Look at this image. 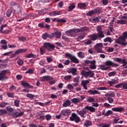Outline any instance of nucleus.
Masks as SVG:
<instances>
[{
  "instance_id": "e2e57ef3",
  "label": "nucleus",
  "mask_w": 127,
  "mask_h": 127,
  "mask_svg": "<svg viewBox=\"0 0 127 127\" xmlns=\"http://www.w3.org/2000/svg\"><path fill=\"white\" fill-rule=\"evenodd\" d=\"M26 74H33V70L32 69L30 68L27 71H26Z\"/></svg>"
},
{
  "instance_id": "9b49d317",
  "label": "nucleus",
  "mask_w": 127,
  "mask_h": 127,
  "mask_svg": "<svg viewBox=\"0 0 127 127\" xmlns=\"http://www.w3.org/2000/svg\"><path fill=\"white\" fill-rule=\"evenodd\" d=\"M105 65L106 66H108L110 68L111 66H112V67H119V64H115L111 61H107L105 62Z\"/></svg>"
},
{
  "instance_id": "c85d7f7f",
  "label": "nucleus",
  "mask_w": 127,
  "mask_h": 127,
  "mask_svg": "<svg viewBox=\"0 0 127 127\" xmlns=\"http://www.w3.org/2000/svg\"><path fill=\"white\" fill-rule=\"evenodd\" d=\"M71 101L72 103H73V104H78V103H80L81 102V100H80L79 98H75L71 99Z\"/></svg>"
},
{
  "instance_id": "5701e85b",
  "label": "nucleus",
  "mask_w": 127,
  "mask_h": 127,
  "mask_svg": "<svg viewBox=\"0 0 127 127\" xmlns=\"http://www.w3.org/2000/svg\"><path fill=\"white\" fill-rule=\"evenodd\" d=\"M26 51H27V49H19L15 52V53L17 55H18V54H20V53H25Z\"/></svg>"
},
{
  "instance_id": "2eb2a0df",
  "label": "nucleus",
  "mask_w": 127,
  "mask_h": 127,
  "mask_svg": "<svg viewBox=\"0 0 127 127\" xmlns=\"http://www.w3.org/2000/svg\"><path fill=\"white\" fill-rule=\"evenodd\" d=\"M87 5H88V3L87 2L78 3L77 4L78 8H80V9H85L86 7H87Z\"/></svg>"
},
{
  "instance_id": "0eeeda50",
  "label": "nucleus",
  "mask_w": 127,
  "mask_h": 127,
  "mask_svg": "<svg viewBox=\"0 0 127 127\" xmlns=\"http://www.w3.org/2000/svg\"><path fill=\"white\" fill-rule=\"evenodd\" d=\"M9 72V70L8 69L3 70L0 72V81L2 80H6L7 79V76H6L5 75Z\"/></svg>"
},
{
  "instance_id": "09e8293b",
  "label": "nucleus",
  "mask_w": 127,
  "mask_h": 127,
  "mask_svg": "<svg viewBox=\"0 0 127 127\" xmlns=\"http://www.w3.org/2000/svg\"><path fill=\"white\" fill-rule=\"evenodd\" d=\"M42 38L43 39H44V40H46V39H47L48 38V33H45L42 35Z\"/></svg>"
},
{
  "instance_id": "603ef678",
  "label": "nucleus",
  "mask_w": 127,
  "mask_h": 127,
  "mask_svg": "<svg viewBox=\"0 0 127 127\" xmlns=\"http://www.w3.org/2000/svg\"><path fill=\"white\" fill-rule=\"evenodd\" d=\"M117 23L118 24H126V20H119L118 21Z\"/></svg>"
},
{
  "instance_id": "c03bdc74",
  "label": "nucleus",
  "mask_w": 127,
  "mask_h": 127,
  "mask_svg": "<svg viewBox=\"0 0 127 127\" xmlns=\"http://www.w3.org/2000/svg\"><path fill=\"white\" fill-rule=\"evenodd\" d=\"M92 43V41L90 39H88L86 41H84V44L86 45H91V44Z\"/></svg>"
},
{
  "instance_id": "5fc2aeb1",
  "label": "nucleus",
  "mask_w": 127,
  "mask_h": 127,
  "mask_svg": "<svg viewBox=\"0 0 127 127\" xmlns=\"http://www.w3.org/2000/svg\"><path fill=\"white\" fill-rule=\"evenodd\" d=\"M122 88L124 90H127V83H126V82L122 83Z\"/></svg>"
},
{
  "instance_id": "a878e982",
  "label": "nucleus",
  "mask_w": 127,
  "mask_h": 127,
  "mask_svg": "<svg viewBox=\"0 0 127 127\" xmlns=\"http://www.w3.org/2000/svg\"><path fill=\"white\" fill-rule=\"evenodd\" d=\"M88 30H89V28L87 27H83L80 29H76V31H77V32H83V31H87Z\"/></svg>"
},
{
  "instance_id": "338daca9",
  "label": "nucleus",
  "mask_w": 127,
  "mask_h": 127,
  "mask_svg": "<svg viewBox=\"0 0 127 127\" xmlns=\"http://www.w3.org/2000/svg\"><path fill=\"white\" fill-rule=\"evenodd\" d=\"M96 89H97V90H99L100 91H103L104 90H107V88H106V87H98Z\"/></svg>"
},
{
  "instance_id": "2f4dec72",
  "label": "nucleus",
  "mask_w": 127,
  "mask_h": 127,
  "mask_svg": "<svg viewBox=\"0 0 127 127\" xmlns=\"http://www.w3.org/2000/svg\"><path fill=\"white\" fill-rule=\"evenodd\" d=\"M93 11L94 12V14H100L101 12V10L100 8H96L93 10Z\"/></svg>"
},
{
  "instance_id": "37998d69",
  "label": "nucleus",
  "mask_w": 127,
  "mask_h": 127,
  "mask_svg": "<svg viewBox=\"0 0 127 127\" xmlns=\"http://www.w3.org/2000/svg\"><path fill=\"white\" fill-rule=\"evenodd\" d=\"M57 22H59V23H66V22H67V21H66V20L63 18V19H58V20H57Z\"/></svg>"
},
{
  "instance_id": "0e129e2a",
  "label": "nucleus",
  "mask_w": 127,
  "mask_h": 127,
  "mask_svg": "<svg viewBox=\"0 0 127 127\" xmlns=\"http://www.w3.org/2000/svg\"><path fill=\"white\" fill-rule=\"evenodd\" d=\"M55 15H61L62 12L61 11H55Z\"/></svg>"
},
{
  "instance_id": "7ed1b4c3",
  "label": "nucleus",
  "mask_w": 127,
  "mask_h": 127,
  "mask_svg": "<svg viewBox=\"0 0 127 127\" xmlns=\"http://www.w3.org/2000/svg\"><path fill=\"white\" fill-rule=\"evenodd\" d=\"M65 57H67L69 58L71 61V63H75V64H79V59H78L76 56L69 53H67L65 54Z\"/></svg>"
},
{
  "instance_id": "4d7b16f0",
  "label": "nucleus",
  "mask_w": 127,
  "mask_h": 127,
  "mask_svg": "<svg viewBox=\"0 0 127 127\" xmlns=\"http://www.w3.org/2000/svg\"><path fill=\"white\" fill-rule=\"evenodd\" d=\"M120 121V118L119 117H115L113 121V124H118L119 122Z\"/></svg>"
},
{
  "instance_id": "b1692460",
  "label": "nucleus",
  "mask_w": 127,
  "mask_h": 127,
  "mask_svg": "<svg viewBox=\"0 0 127 127\" xmlns=\"http://www.w3.org/2000/svg\"><path fill=\"white\" fill-rule=\"evenodd\" d=\"M112 111H114V112H118L119 113H122L125 109L124 108L121 107H118V108H114L112 109Z\"/></svg>"
},
{
  "instance_id": "6e6552de",
  "label": "nucleus",
  "mask_w": 127,
  "mask_h": 127,
  "mask_svg": "<svg viewBox=\"0 0 127 127\" xmlns=\"http://www.w3.org/2000/svg\"><path fill=\"white\" fill-rule=\"evenodd\" d=\"M77 29H73L65 32V33L67 36H71V37H75L76 36V33L78 32Z\"/></svg>"
},
{
  "instance_id": "412c9836",
  "label": "nucleus",
  "mask_w": 127,
  "mask_h": 127,
  "mask_svg": "<svg viewBox=\"0 0 127 127\" xmlns=\"http://www.w3.org/2000/svg\"><path fill=\"white\" fill-rule=\"evenodd\" d=\"M127 39V32H124L123 33V36H120L118 39H119L120 40H126V39Z\"/></svg>"
},
{
  "instance_id": "864d4df0",
  "label": "nucleus",
  "mask_w": 127,
  "mask_h": 127,
  "mask_svg": "<svg viewBox=\"0 0 127 127\" xmlns=\"http://www.w3.org/2000/svg\"><path fill=\"white\" fill-rule=\"evenodd\" d=\"M107 100L109 104H113L114 103V99L112 97H108Z\"/></svg>"
},
{
  "instance_id": "13d9d810",
  "label": "nucleus",
  "mask_w": 127,
  "mask_h": 127,
  "mask_svg": "<svg viewBox=\"0 0 127 127\" xmlns=\"http://www.w3.org/2000/svg\"><path fill=\"white\" fill-rule=\"evenodd\" d=\"M7 95L9 98H14V94L13 93H7Z\"/></svg>"
},
{
  "instance_id": "9d476101",
  "label": "nucleus",
  "mask_w": 127,
  "mask_h": 127,
  "mask_svg": "<svg viewBox=\"0 0 127 127\" xmlns=\"http://www.w3.org/2000/svg\"><path fill=\"white\" fill-rule=\"evenodd\" d=\"M71 114V110L68 109H64L61 111V115L64 117H67V116H70Z\"/></svg>"
},
{
  "instance_id": "4be33fe9",
  "label": "nucleus",
  "mask_w": 127,
  "mask_h": 127,
  "mask_svg": "<svg viewBox=\"0 0 127 127\" xmlns=\"http://www.w3.org/2000/svg\"><path fill=\"white\" fill-rule=\"evenodd\" d=\"M87 93H88V94H90V95H100L101 94V93H100L99 92V91L98 90H89L87 91Z\"/></svg>"
},
{
  "instance_id": "bb28decb",
  "label": "nucleus",
  "mask_w": 127,
  "mask_h": 127,
  "mask_svg": "<svg viewBox=\"0 0 127 127\" xmlns=\"http://www.w3.org/2000/svg\"><path fill=\"white\" fill-rule=\"evenodd\" d=\"M95 98L91 97V96H88L87 98H86V102H87L88 103H94L95 102Z\"/></svg>"
},
{
  "instance_id": "393cba45",
  "label": "nucleus",
  "mask_w": 127,
  "mask_h": 127,
  "mask_svg": "<svg viewBox=\"0 0 127 127\" xmlns=\"http://www.w3.org/2000/svg\"><path fill=\"white\" fill-rule=\"evenodd\" d=\"M71 105V101L69 100H67L65 101L63 104V107L64 108H66V107H69V106Z\"/></svg>"
},
{
  "instance_id": "680f3d73",
  "label": "nucleus",
  "mask_w": 127,
  "mask_h": 127,
  "mask_svg": "<svg viewBox=\"0 0 127 127\" xmlns=\"http://www.w3.org/2000/svg\"><path fill=\"white\" fill-rule=\"evenodd\" d=\"M101 19V17H96L95 18H94L93 19V21H95V22H99Z\"/></svg>"
},
{
  "instance_id": "a211bd4d",
  "label": "nucleus",
  "mask_w": 127,
  "mask_h": 127,
  "mask_svg": "<svg viewBox=\"0 0 127 127\" xmlns=\"http://www.w3.org/2000/svg\"><path fill=\"white\" fill-rule=\"evenodd\" d=\"M113 111L111 110H109L107 112H106L105 110L102 111V115L105 116L106 117H109V116H110V115H113Z\"/></svg>"
},
{
  "instance_id": "49530a36",
  "label": "nucleus",
  "mask_w": 127,
  "mask_h": 127,
  "mask_svg": "<svg viewBox=\"0 0 127 127\" xmlns=\"http://www.w3.org/2000/svg\"><path fill=\"white\" fill-rule=\"evenodd\" d=\"M6 16L7 17H9L10 16V15H11V13H12V10H8L6 11Z\"/></svg>"
},
{
  "instance_id": "f257e3e1",
  "label": "nucleus",
  "mask_w": 127,
  "mask_h": 127,
  "mask_svg": "<svg viewBox=\"0 0 127 127\" xmlns=\"http://www.w3.org/2000/svg\"><path fill=\"white\" fill-rule=\"evenodd\" d=\"M96 30L98 32L97 34L93 33L89 36L90 40H92V41H96V40H98V39H101L105 37L102 26H98L97 27Z\"/></svg>"
},
{
  "instance_id": "72a5a7b5",
  "label": "nucleus",
  "mask_w": 127,
  "mask_h": 127,
  "mask_svg": "<svg viewBox=\"0 0 127 127\" xmlns=\"http://www.w3.org/2000/svg\"><path fill=\"white\" fill-rule=\"evenodd\" d=\"M54 34L56 38H60L61 37V32L60 31L55 32Z\"/></svg>"
},
{
  "instance_id": "ddd939ff",
  "label": "nucleus",
  "mask_w": 127,
  "mask_h": 127,
  "mask_svg": "<svg viewBox=\"0 0 127 127\" xmlns=\"http://www.w3.org/2000/svg\"><path fill=\"white\" fill-rule=\"evenodd\" d=\"M108 83L110 84V87H113L114 84H118L119 83V79L116 77L114 79H112L111 81H108Z\"/></svg>"
},
{
  "instance_id": "1a4fd4ad",
  "label": "nucleus",
  "mask_w": 127,
  "mask_h": 127,
  "mask_svg": "<svg viewBox=\"0 0 127 127\" xmlns=\"http://www.w3.org/2000/svg\"><path fill=\"white\" fill-rule=\"evenodd\" d=\"M114 61H116L118 63H122L123 64L122 66L125 67L127 64V62L126 59H122L121 58H116L114 59Z\"/></svg>"
},
{
  "instance_id": "39448f33",
  "label": "nucleus",
  "mask_w": 127,
  "mask_h": 127,
  "mask_svg": "<svg viewBox=\"0 0 127 127\" xmlns=\"http://www.w3.org/2000/svg\"><path fill=\"white\" fill-rule=\"evenodd\" d=\"M43 47L49 51H52V50H54L55 46L50 43L47 42L44 44Z\"/></svg>"
},
{
  "instance_id": "4468645a",
  "label": "nucleus",
  "mask_w": 127,
  "mask_h": 127,
  "mask_svg": "<svg viewBox=\"0 0 127 127\" xmlns=\"http://www.w3.org/2000/svg\"><path fill=\"white\" fill-rule=\"evenodd\" d=\"M21 84L24 88H27L28 89H32V88H33L32 85L24 81H22Z\"/></svg>"
},
{
  "instance_id": "58836bf2",
  "label": "nucleus",
  "mask_w": 127,
  "mask_h": 127,
  "mask_svg": "<svg viewBox=\"0 0 127 127\" xmlns=\"http://www.w3.org/2000/svg\"><path fill=\"white\" fill-rule=\"evenodd\" d=\"M105 96L106 97H108V98H113V97H115V93L114 92L111 93H106Z\"/></svg>"
},
{
  "instance_id": "7c9ffc66",
  "label": "nucleus",
  "mask_w": 127,
  "mask_h": 127,
  "mask_svg": "<svg viewBox=\"0 0 127 127\" xmlns=\"http://www.w3.org/2000/svg\"><path fill=\"white\" fill-rule=\"evenodd\" d=\"M104 42H109L110 43H112L113 42V40L112 38L110 37H106L103 40Z\"/></svg>"
},
{
  "instance_id": "a19ab883",
  "label": "nucleus",
  "mask_w": 127,
  "mask_h": 127,
  "mask_svg": "<svg viewBox=\"0 0 127 127\" xmlns=\"http://www.w3.org/2000/svg\"><path fill=\"white\" fill-rule=\"evenodd\" d=\"M93 14H95L94 10L89 11L86 13L87 16H92Z\"/></svg>"
},
{
  "instance_id": "69168bd1",
  "label": "nucleus",
  "mask_w": 127,
  "mask_h": 127,
  "mask_svg": "<svg viewBox=\"0 0 127 127\" xmlns=\"http://www.w3.org/2000/svg\"><path fill=\"white\" fill-rule=\"evenodd\" d=\"M67 89L68 90H73L74 89V86H73L72 84H69L67 85Z\"/></svg>"
},
{
  "instance_id": "8fccbe9b",
  "label": "nucleus",
  "mask_w": 127,
  "mask_h": 127,
  "mask_svg": "<svg viewBox=\"0 0 127 127\" xmlns=\"http://www.w3.org/2000/svg\"><path fill=\"white\" fill-rule=\"evenodd\" d=\"M18 39L20 41H22L23 42L26 41V38L25 37H19Z\"/></svg>"
},
{
  "instance_id": "3c124183",
  "label": "nucleus",
  "mask_w": 127,
  "mask_h": 127,
  "mask_svg": "<svg viewBox=\"0 0 127 127\" xmlns=\"http://www.w3.org/2000/svg\"><path fill=\"white\" fill-rule=\"evenodd\" d=\"M14 104L15 107H19V100L17 99L15 100L14 101Z\"/></svg>"
},
{
  "instance_id": "f704fd0d",
  "label": "nucleus",
  "mask_w": 127,
  "mask_h": 127,
  "mask_svg": "<svg viewBox=\"0 0 127 127\" xmlns=\"http://www.w3.org/2000/svg\"><path fill=\"white\" fill-rule=\"evenodd\" d=\"M25 57H26V58H35V57H36V56L33 54H29L26 55Z\"/></svg>"
},
{
  "instance_id": "774afa93",
  "label": "nucleus",
  "mask_w": 127,
  "mask_h": 127,
  "mask_svg": "<svg viewBox=\"0 0 127 127\" xmlns=\"http://www.w3.org/2000/svg\"><path fill=\"white\" fill-rule=\"evenodd\" d=\"M72 78V76L71 75H67V76H66L64 77V80H70Z\"/></svg>"
},
{
  "instance_id": "6ab92c4d",
  "label": "nucleus",
  "mask_w": 127,
  "mask_h": 127,
  "mask_svg": "<svg viewBox=\"0 0 127 127\" xmlns=\"http://www.w3.org/2000/svg\"><path fill=\"white\" fill-rule=\"evenodd\" d=\"M86 33L84 32H82L81 33H79L77 35L78 39L79 40H82V39H84L85 38Z\"/></svg>"
},
{
  "instance_id": "6e6d98bb",
  "label": "nucleus",
  "mask_w": 127,
  "mask_h": 127,
  "mask_svg": "<svg viewBox=\"0 0 127 127\" xmlns=\"http://www.w3.org/2000/svg\"><path fill=\"white\" fill-rule=\"evenodd\" d=\"M6 105H7V103L2 102L1 104H0V108H5Z\"/></svg>"
},
{
  "instance_id": "dca6fc26",
  "label": "nucleus",
  "mask_w": 127,
  "mask_h": 127,
  "mask_svg": "<svg viewBox=\"0 0 127 127\" xmlns=\"http://www.w3.org/2000/svg\"><path fill=\"white\" fill-rule=\"evenodd\" d=\"M90 79L86 80H82L81 82V85L83 86L84 89L85 90H88V88L87 87V85L90 83Z\"/></svg>"
},
{
  "instance_id": "e433bc0d",
  "label": "nucleus",
  "mask_w": 127,
  "mask_h": 127,
  "mask_svg": "<svg viewBox=\"0 0 127 127\" xmlns=\"http://www.w3.org/2000/svg\"><path fill=\"white\" fill-rule=\"evenodd\" d=\"M26 97H27V98H29V99H31V100H33V99H34V97H35V96L34 95V94L27 93L26 94Z\"/></svg>"
},
{
  "instance_id": "473e14b6",
  "label": "nucleus",
  "mask_w": 127,
  "mask_h": 127,
  "mask_svg": "<svg viewBox=\"0 0 127 127\" xmlns=\"http://www.w3.org/2000/svg\"><path fill=\"white\" fill-rule=\"evenodd\" d=\"M7 114V111L4 109H0V116H4V115H6Z\"/></svg>"
},
{
  "instance_id": "f3484780",
  "label": "nucleus",
  "mask_w": 127,
  "mask_h": 127,
  "mask_svg": "<svg viewBox=\"0 0 127 127\" xmlns=\"http://www.w3.org/2000/svg\"><path fill=\"white\" fill-rule=\"evenodd\" d=\"M125 41H126V40L117 39L116 40L115 42L118 44H122L123 46H126V45H127V43H125Z\"/></svg>"
},
{
  "instance_id": "4c0bfd02",
  "label": "nucleus",
  "mask_w": 127,
  "mask_h": 127,
  "mask_svg": "<svg viewBox=\"0 0 127 127\" xmlns=\"http://www.w3.org/2000/svg\"><path fill=\"white\" fill-rule=\"evenodd\" d=\"M51 103V101H49L47 102L46 103H43L42 102H37L38 105H39L40 106H41L42 107H44V106H47L48 104H50Z\"/></svg>"
},
{
  "instance_id": "423d86ee",
  "label": "nucleus",
  "mask_w": 127,
  "mask_h": 127,
  "mask_svg": "<svg viewBox=\"0 0 127 127\" xmlns=\"http://www.w3.org/2000/svg\"><path fill=\"white\" fill-rule=\"evenodd\" d=\"M103 44L101 43L96 44L94 47L96 52L97 53H104V51H103Z\"/></svg>"
},
{
  "instance_id": "bf43d9fd",
  "label": "nucleus",
  "mask_w": 127,
  "mask_h": 127,
  "mask_svg": "<svg viewBox=\"0 0 127 127\" xmlns=\"http://www.w3.org/2000/svg\"><path fill=\"white\" fill-rule=\"evenodd\" d=\"M79 79H80V76H76V77L74 78V83H79Z\"/></svg>"
},
{
  "instance_id": "ea45409f",
  "label": "nucleus",
  "mask_w": 127,
  "mask_h": 127,
  "mask_svg": "<svg viewBox=\"0 0 127 127\" xmlns=\"http://www.w3.org/2000/svg\"><path fill=\"white\" fill-rule=\"evenodd\" d=\"M92 126V121L88 120L86 121V123L84 124V126L86 127H90Z\"/></svg>"
},
{
  "instance_id": "20e7f679",
  "label": "nucleus",
  "mask_w": 127,
  "mask_h": 127,
  "mask_svg": "<svg viewBox=\"0 0 127 127\" xmlns=\"http://www.w3.org/2000/svg\"><path fill=\"white\" fill-rule=\"evenodd\" d=\"M69 120L71 122H75V123H76L78 124V123H80V121H81V119H80V117L78 116L77 114L75 113H73L71 114V116L69 118Z\"/></svg>"
},
{
  "instance_id": "a18cd8bd",
  "label": "nucleus",
  "mask_w": 127,
  "mask_h": 127,
  "mask_svg": "<svg viewBox=\"0 0 127 127\" xmlns=\"http://www.w3.org/2000/svg\"><path fill=\"white\" fill-rule=\"evenodd\" d=\"M75 5H74V4H71L69 5L68 8V11H71V10H73V9H74V8H75Z\"/></svg>"
},
{
  "instance_id": "052dcab7",
  "label": "nucleus",
  "mask_w": 127,
  "mask_h": 127,
  "mask_svg": "<svg viewBox=\"0 0 127 127\" xmlns=\"http://www.w3.org/2000/svg\"><path fill=\"white\" fill-rule=\"evenodd\" d=\"M72 75H76V73L77 72V69L76 68H73L71 71Z\"/></svg>"
},
{
  "instance_id": "de8ad7c7",
  "label": "nucleus",
  "mask_w": 127,
  "mask_h": 127,
  "mask_svg": "<svg viewBox=\"0 0 127 127\" xmlns=\"http://www.w3.org/2000/svg\"><path fill=\"white\" fill-rule=\"evenodd\" d=\"M6 109H7L8 112H9V113H12V112H14V109H13V108L10 107V106H7L6 107Z\"/></svg>"
},
{
  "instance_id": "f8f14e48",
  "label": "nucleus",
  "mask_w": 127,
  "mask_h": 127,
  "mask_svg": "<svg viewBox=\"0 0 127 127\" xmlns=\"http://www.w3.org/2000/svg\"><path fill=\"white\" fill-rule=\"evenodd\" d=\"M77 113L81 117V118H83V119H85L86 117H85V115H86V113H87V111H86L85 108H83L82 109V111H79L77 110L76 111Z\"/></svg>"
},
{
  "instance_id": "c9c22d12",
  "label": "nucleus",
  "mask_w": 127,
  "mask_h": 127,
  "mask_svg": "<svg viewBox=\"0 0 127 127\" xmlns=\"http://www.w3.org/2000/svg\"><path fill=\"white\" fill-rule=\"evenodd\" d=\"M77 54H78V57L80 58V59H83V58L85 57V54H84V53L82 52L78 53Z\"/></svg>"
},
{
  "instance_id": "cd10ccee",
  "label": "nucleus",
  "mask_w": 127,
  "mask_h": 127,
  "mask_svg": "<svg viewBox=\"0 0 127 127\" xmlns=\"http://www.w3.org/2000/svg\"><path fill=\"white\" fill-rule=\"evenodd\" d=\"M43 81H51L53 80V77L50 76H45L43 77Z\"/></svg>"
},
{
  "instance_id": "f03ea898",
  "label": "nucleus",
  "mask_w": 127,
  "mask_h": 127,
  "mask_svg": "<svg viewBox=\"0 0 127 127\" xmlns=\"http://www.w3.org/2000/svg\"><path fill=\"white\" fill-rule=\"evenodd\" d=\"M84 69L86 71H88L82 70L81 72V75H82V76H84V77H85V78H86V79L89 77L93 78V77H94V75H95V74L94 73V72H93L92 71L90 70L88 67H84Z\"/></svg>"
},
{
  "instance_id": "79ce46f5",
  "label": "nucleus",
  "mask_w": 127,
  "mask_h": 127,
  "mask_svg": "<svg viewBox=\"0 0 127 127\" xmlns=\"http://www.w3.org/2000/svg\"><path fill=\"white\" fill-rule=\"evenodd\" d=\"M116 74H117V72L115 71H111L108 73V76L109 77H113L116 75Z\"/></svg>"
},
{
  "instance_id": "aec40b11",
  "label": "nucleus",
  "mask_w": 127,
  "mask_h": 127,
  "mask_svg": "<svg viewBox=\"0 0 127 127\" xmlns=\"http://www.w3.org/2000/svg\"><path fill=\"white\" fill-rule=\"evenodd\" d=\"M84 108L85 109V111L87 110V111H90L91 113H95L96 112V109L92 106H87Z\"/></svg>"
},
{
  "instance_id": "c756f323",
  "label": "nucleus",
  "mask_w": 127,
  "mask_h": 127,
  "mask_svg": "<svg viewBox=\"0 0 127 127\" xmlns=\"http://www.w3.org/2000/svg\"><path fill=\"white\" fill-rule=\"evenodd\" d=\"M100 68L101 70H103V71H106L107 70H109L110 69V66H107V65H101Z\"/></svg>"
}]
</instances>
